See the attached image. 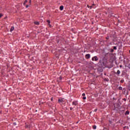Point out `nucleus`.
Instances as JSON below:
<instances>
[{"label":"nucleus","instance_id":"8","mask_svg":"<svg viewBox=\"0 0 130 130\" xmlns=\"http://www.w3.org/2000/svg\"><path fill=\"white\" fill-rule=\"evenodd\" d=\"M128 114H129V111H126L125 113V115H128Z\"/></svg>","mask_w":130,"mask_h":130},{"label":"nucleus","instance_id":"25","mask_svg":"<svg viewBox=\"0 0 130 130\" xmlns=\"http://www.w3.org/2000/svg\"><path fill=\"white\" fill-rule=\"evenodd\" d=\"M49 27H50V28H51V25H50V24H49Z\"/></svg>","mask_w":130,"mask_h":130},{"label":"nucleus","instance_id":"29","mask_svg":"<svg viewBox=\"0 0 130 130\" xmlns=\"http://www.w3.org/2000/svg\"><path fill=\"white\" fill-rule=\"evenodd\" d=\"M51 100H52V99H51Z\"/></svg>","mask_w":130,"mask_h":130},{"label":"nucleus","instance_id":"22","mask_svg":"<svg viewBox=\"0 0 130 130\" xmlns=\"http://www.w3.org/2000/svg\"><path fill=\"white\" fill-rule=\"evenodd\" d=\"M97 110H98V109H94V111L95 112H96V111H97Z\"/></svg>","mask_w":130,"mask_h":130},{"label":"nucleus","instance_id":"7","mask_svg":"<svg viewBox=\"0 0 130 130\" xmlns=\"http://www.w3.org/2000/svg\"><path fill=\"white\" fill-rule=\"evenodd\" d=\"M14 29H15V27H14V26H12L10 29V32H13V31H14Z\"/></svg>","mask_w":130,"mask_h":130},{"label":"nucleus","instance_id":"21","mask_svg":"<svg viewBox=\"0 0 130 130\" xmlns=\"http://www.w3.org/2000/svg\"><path fill=\"white\" fill-rule=\"evenodd\" d=\"M120 82H121V83H123V82H124V80H121L120 81Z\"/></svg>","mask_w":130,"mask_h":130},{"label":"nucleus","instance_id":"6","mask_svg":"<svg viewBox=\"0 0 130 130\" xmlns=\"http://www.w3.org/2000/svg\"><path fill=\"white\" fill-rule=\"evenodd\" d=\"M116 75H117V76H119V75L120 74V71L119 70H117V73H116Z\"/></svg>","mask_w":130,"mask_h":130},{"label":"nucleus","instance_id":"10","mask_svg":"<svg viewBox=\"0 0 130 130\" xmlns=\"http://www.w3.org/2000/svg\"><path fill=\"white\" fill-rule=\"evenodd\" d=\"M35 25H39V22L36 21V22H35Z\"/></svg>","mask_w":130,"mask_h":130},{"label":"nucleus","instance_id":"18","mask_svg":"<svg viewBox=\"0 0 130 130\" xmlns=\"http://www.w3.org/2000/svg\"><path fill=\"white\" fill-rule=\"evenodd\" d=\"M82 96L84 97L85 96H86V94L85 93H82Z\"/></svg>","mask_w":130,"mask_h":130},{"label":"nucleus","instance_id":"9","mask_svg":"<svg viewBox=\"0 0 130 130\" xmlns=\"http://www.w3.org/2000/svg\"><path fill=\"white\" fill-rule=\"evenodd\" d=\"M60 11H62L63 10V6H61L59 8Z\"/></svg>","mask_w":130,"mask_h":130},{"label":"nucleus","instance_id":"26","mask_svg":"<svg viewBox=\"0 0 130 130\" xmlns=\"http://www.w3.org/2000/svg\"><path fill=\"white\" fill-rule=\"evenodd\" d=\"M73 109H74L73 108L71 107L70 108V110H73Z\"/></svg>","mask_w":130,"mask_h":130},{"label":"nucleus","instance_id":"16","mask_svg":"<svg viewBox=\"0 0 130 130\" xmlns=\"http://www.w3.org/2000/svg\"><path fill=\"white\" fill-rule=\"evenodd\" d=\"M113 48H114V50H116V49H117V48H116V46H114Z\"/></svg>","mask_w":130,"mask_h":130},{"label":"nucleus","instance_id":"4","mask_svg":"<svg viewBox=\"0 0 130 130\" xmlns=\"http://www.w3.org/2000/svg\"><path fill=\"white\" fill-rule=\"evenodd\" d=\"M95 4H93L92 6H89V5H87V8L90 9H95Z\"/></svg>","mask_w":130,"mask_h":130},{"label":"nucleus","instance_id":"15","mask_svg":"<svg viewBox=\"0 0 130 130\" xmlns=\"http://www.w3.org/2000/svg\"><path fill=\"white\" fill-rule=\"evenodd\" d=\"M47 22L48 25H49V24H50V20H47Z\"/></svg>","mask_w":130,"mask_h":130},{"label":"nucleus","instance_id":"20","mask_svg":"<svg viewBox=\"0 0 130 130\" xmlns=\"http://www.w3.org/2000/svg\"><path fill=\"white\" fill-rule=\"evenodd\" d=\"M86 96H83V99L84 100H86Z\"/></svg>","mask_w":130,"mask_h":130},{"label":"nucleus","instance_id":"11","mask_svg":"<svg viewBox=\"0 0 130 130\" xmlns=\"http://www.w3.org/2000/svg\"><path fill=\"white\" fill-rule=\"evenodd\" d=\"M27 3H28V1L25 0L23 3L24 6H25V4H27Z\"/></svg>","mask_w":130,"mask_h":130},{"label":"nucleus","instance_id":"5","mask_svg":"<svg viewBox=\"0 0 130 130\" xmlns=\"http://www.w3.org/2000/svg\"><path fill=\"white\" fill-rule=\"evenodd\" d=\"M90 57H91L90 54H87L85 55V58L89 59V58H90Z\"/></svg>","mask_w":130,"mask_h":130},{"label":"nucleus","instance_id":"14","mask_svg":"<svg viewBox=\"0 0 130 130\" xmlns=\"http://www.w3.org/2000/svg\"><path fill=\"white\" fill-rule=\"evenodd\" d=\"M24 6H25V8H29V5H25Z\"/></svg>","mask_w":130,"mask_h":130},{"label":"nucleus","instance_id":"2","mask_svg":"<svg viewBox=\"0 0 130 130\" xmlns=\"http://www.w3.org/2000/svg\"><path fill=\"white\" fill-rule=\"evenodd\" d=\"M98 59H99V58L97 56H95L92 58V61H97L98 60Z\"/></svg>","mask_w":130,"mask_h":130},{"label":"nucleus","instance_id":"17","mask_svg":"<svg viewBox=\"0 0 130 130\" xmlns=\"http://www.w3.org/2000/svg\"><path fill=\"white\" fill-rule=\"evenodd\" d=\"M113 51H114V49H111V50H110V52H113Z\"/></svg>","mask_w":130,"mask_h":130},{"label":"nucleus","instance_id":"23","mask_svg":"<svg viewBox=\"0 0 130 130\" xmlns=\"http://www.w3.org/2000/svg\"><path fill=\"white\" fill-rule=\"evenodd\" d=\"M29 5H31V0H29Z\"/></svg>","mask_w":130,"mask_h":130},{"label":"nucleus","instance_id":"3","mask_svg":"<svg viewBox=\"0 0 130 130\" xmlns=\"http://www.w3.org/2000/svg\"><path fill=\"white\" fill-rule=\"evenodd\" d=\"M78 104L79 103H78V101H74L72 102V105H74L75 106H77Z\"/></svg>","mask_w":130,"mask_h":130},{"label":"nucleus","instance_id":"19","mask_svg":"<svg viewBox=\"0 0 130 130\" xmlns=\"http://www.w3.org/2000/svg\"><path fill=\"white\" fill-rule=\"evenodd\" d=\"M106 39H107V40H108V39H109V37L108 36L106 38Z\"/></svg>","mask_w":130,"mask_h":130},{"label":"nucleus","instance_id":"12","mask_svg":"<svg viewBox=\"0 0 130 130\" xmlns=\"http://www.w3.org/2000/svg\"><path fill=\"white\" fill-rule=\"evenodd\" d=\"M96 127H97V126L95 125L93 126V129H96Z\"/></svg>","mask_w":130,"mask_h":130},{"label":"nucleus","instance_id":"27","mask_svg":"<svg viewBox=\"0 0 130 130\" xmlns=\"http://www.w3.org/2000/svg\"><path fill=\"white\" fill-rule=\"evenodd\" d=\"M122 66L120 65V68H122Z\"/></svg>","mask_w":130,"mask_h":130},{"label":"nucleus","instance_id":"1","mask_svg":"<svg viewBox=\"0 0 130 130\" xmlns=\"http://www.w3.org/2000/svg\"><path fill=\"white\" fill-rule=\"evenodd\" d=\"M58 102L59 104H62V102H64V99L60 98L58 100Z\"/></svg>","mask_w":130,"mask_h":130},{"label":"nucleus","instance_id":"28","mask_svg":"<svg viewBox=\"0 0 130 130\" xmlns=\"http://www.w3.org/2000/svg\"><path fill=\"white\" fill-rule=\"evenodd\" d=\"M122 112H124V110H122Z\"/></svg>","mask_w":130,"mask_h":130},{"label":"nucleus","instance_id":"24","mask_svg":"<svg viewBox=\"0 0 130 130\" xmlns=\"http://www.w3.org/2000/svg\"><path fill=\"white\" fill-rule=\"evenodd\" d=\"M3 16V14H0V18H2V16Z\"/></svg>","mask_w":130,"mask_h":130},{"label":"nucleus","instance_id":"13","mask_svg":"<svg viewBox=\"0 0 130 130\" xmlns=\"http://www.w3.org/2000/svg\"><path fill=\"white\" fill-rule=\"evenodd\" d=\"M118 90H122V87L121 86L119 87Z\"/></svg>","mask_w":130,"mask_h":130}]
</instances>
